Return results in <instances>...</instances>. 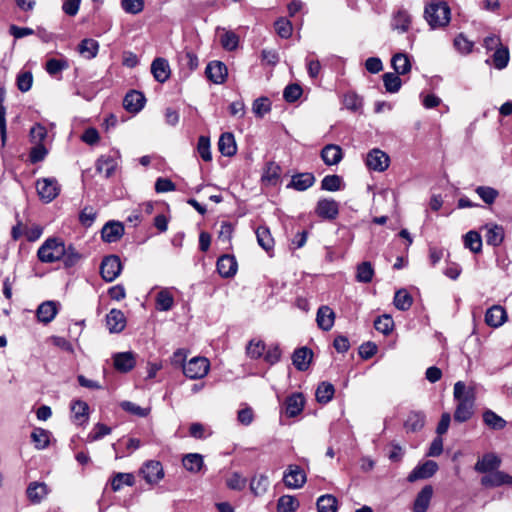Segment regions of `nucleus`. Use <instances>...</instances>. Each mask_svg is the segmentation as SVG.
Instances as JSON below:
<instances>
[{
    "label": "nucleus",
    "instance_id": "obj_1",
    "mask_svg": "<svg viewBox=\"0 0 512 512\" xmlns=\"http://www.w3.org/2000/svg\"><path fill=\"white\" fill-rule=\"evenodd\" d=\"M454 399L457 401L454 412V420L464 423L472 418L475 407V391L472 387H467L464 382L458 381L454 384Z\"/></svg>",
    "mask_w": 512,
    "mask_h": 512
},
{
    "label": "nucleus",
    "instance_id": "obj_2",
    "mask_svg": "<svg viewBox=\"0 0 512 512\" xmlns=\"http://www.w3.org/2000/svg\"><path fill=\"white\" fill-rule=\"evenodd\" d=\"M53 128L52 123L49 124V129L44 124H34V141L38 140V143L34 144V163L44 160L48 155L54 140Z\"/></svg>",
    "mask_w": 512,
    "mask_h": 512
},
{
    "label": "nucleus",
    "instance_id": "obj_3",
    "mask_svg": "<svg viewBox=\"0 0 512 512\" xmlns=\"http://www.w3.org/2000/svg\"><path fill=\"white\" fill-rule=\"evenodd\" d=\"M424 17L430 27L436 29L449 24L451 11L446 2L439 1L425 7Z\"/></svg>",
    "mask_w": 512,
    "mask_h": 512
},
{
    "label": "nucleus",
    "instance_id": "obj_4",
    "mask_svg": "<svg viewBox=\"0 0 512 512\" xmlns=\"http://www.w3.org/2000/svg\"><path fill=\"white\" fill-rule=\"evenodd\" d=\"M34 186L39 199L46 204L52 202L61 191V185L54 177L40 178L36 181Z\"/></svg>",
    "mask_w": 512,
    "mask_h": 512
},
{
    "label": "nucleus",
    "instance_id": "obj_5",
    "mask_svg": "<svg viewBox=\"0 0 512 512\" xmlns=\"http://www.w3.org/2000/svg\"><path fill=\"white\" fill-rule=\"evenodd\" d=\"M54 252L60 253L62 256H78L72 246L65 249V245L60 238H48L38 249L36 256H53Z\"/></svg>",
    "mask_w": 512,
    "mask_h": 512
},
{
    "label": "nucleus",
    "instance_id": "obj_6",
    "mask_svg": "<svg viewBox=\"0 0 512 512\" xmlns=\"http://www.w3.org/2000/svg\"><path fill=\"white\" fill-rule=\"evenodd\" d=\"M210 364L208 359L204 357H193L183 366V373L190 379H201L205 377L209 371Z\"/></svg>",
    "mask_w": 512,
    "mask_h": 512
},
{
    "label": "nucleus",
    "instance_id": "obj_7",
    "mask_svg": "<svg viewBox=\"0 0 512 512\" xmlns=\"http://www.w3.org/2000/svg\"><path fill=\"white\" fill-rule=\"evenodd\" d=\"M365 163L370 170L384 172L389 167L390 158L384 151L374 148L368 152Z\"/></svg>",
    "mask_w": 512,
    "mask_h": 512
},
{
    "label": "nucleus",
    "instance_id": "obj_8",
    "mask_svg": "<svg viewBox=\"0 0 512 512\" xmlns=\"http://www.w3.org/2000/svg\"><path fill=\"white\" fill-rule=\"evenodd\" d=\"M283 482L287 488L299 489L306 482V474L298 465H289L284 472Z\"/></svg>",
    "mask_w": 512,
    "mask_h": 512
},
{
    "label": "nucleus",
    "instance_id": "obj_9",
    "mask_svg": "<svg viewBox=\"0 0 512 512\" xmlns=\"http://www.w3.org/2000/svg\"><path fill=\"white\" fill-rule=\"evenodd\" d=\"M123 264L121 258H103L100 273L106 282L114 281L121 273Z\"/></svg>",
    "mask_w": 512,
    "mask_h": 512
},
{
    "label": "nucleus",
    "instance_id": "obj_10",
    "mask_svg": "<svg viewBox=\"0 0 512 512\" xmlns=\"http://www.w3.org/2000/svg\"><path fill=\"white\" fill-rule=\"evenodd\" d=\"M120 155L118 152L100 156L95 164L98 173H104L105 178H110L119 164Z\"/></svg>",
    "mask_w": 512,
    "mask_h": 512
},
{
    "label": "nucleus",
    "instance_id": "obj_11",
    "mask_svg": "<svg viewBox=\"0 0 512 512\" xmlns=\"http://www.w3.org/2000/svg\"><path fill=\"white\" fill-rule=\"evenodd\" d=\"M140 472L149 484H157L164 477L163 466L156 460H149L144 463Z\"/></svg>",
    "mask_w": 512,
    "mask_h": 512
},
{
    "label": "nucleus",
    "instance_id": "obj_12",
    "mask_svg": "<svg viewBox=\"0 0 512 512\" xmlns=\"http://www.w3.org/2000/svg\"><path fill=\"white\" fill-rule=\"evenodd\" d=\"M438 470V464L433 460H427L418 464L408 475L409 482H415L421 479H428L432 477Z\"/></svg>",
    "mask_w": 512,
    "mask_h": 512
},
{
    "label": "nucleus",
    "instance_id": "obj_13",
    "mask_svg": "<svg viewBox=\"0 0 512 512\" xmlns=\"http://www.w3.org/2000/svg\"><path fill=\"white\" fill-rule=\"evenodd\" d=\"M315 212L323 219L333 220L339 214V204L333 199L322 198L318 200Z\"/></svg>",
    "mask_w": 512,
    "mask_h": 512
},
{
    "label": "nucleus",
    "instance_id": "obj_14",
    "mask_svg": "<svg viewBox=\"0 0 512 512\" xmlns=\"http://www.w3.org/2000/svg\"><path fill=\"white\" fill-rule=\"evenodd\" d=\"M205 74L211 82L215 84H222L227 79L228 70L223 62L212 61L207 65Z\"/></svg>",
    "mask_w": 512,
    "mask_h": 512
},
{
    "label": "nucleus",
    "instance_id": "obj_15",
    "mask_svg": "<svg viewBox=\"0 0 512 512\" xmlns=\"http://www.w3.org/2000/svg\"><path fill=\"white\" fill-rule=\"evenodd\" d=\"M411 23L412 17L409 12L400 8L393 13L390 25L393 30L403 34L409 31Z\"/></svg>",
    "mask_w": 512,
    "mask_h": 512
},
{
    "label": "nucleus",
    "instance_id": "obj_16",
    "mask_svg": "<svg viewBox=\"0 0 512 512\" xmlns=\"http://www.w3.org/2000/svg\"><path fill=\"white\" fill-rule=\"evenodd\" d=\"M59 306V302L52 300L41 303L36 310L38 321L44 324L50 323L57 315Z\"/></svg>",
    "mask_w": 512,
    "mask_h": 512
},
{
    "label": "nucleus",
    "instance_id": "obj_17",
    "mask_svg": "<svg viewBox=\"0 0 512 512\" xmlns=\"http://www.w3.org/2000/svg\"><path fill=\"white\" fill-rule=\"evenodd\" d=\"M124 234V226L118 221L107 222L102 230L101 237L107 243L118 241Z\"/></svg>",
    "mask_w": 512,
    "mask_h": 512
},
{
    "label": "nucleus",
    "instance_id": "obj_18",
    "mask_svg": "<svg viewBox=\"0 0 512 512\" xmlns=\"http://www.w3.org/2000/svg\"><path fill=\"white\" fill-rule=\"evenodd\" d=\"M145 101L143 93L131 90L125 95L123 106L130 113H138L144 107Z\"/></svg>",
    "mask_w": 512,
    "mask_h": 512
},
{
    "label": "nucleus",
    "instance_id": "obj_19",
    "mask_svg": "<svg viewBox=\"0 0 512 512\" xmlns=\"http://www.w3.org/2000/svg\"><path fill=\"white\" fill-rule=\"evenodd\" d=\"M113 363L116 370L127 373L136 365L135 354L131 351L116 353L113 356Z\"/></svg>",
    "mask_w": 512,
    "mask_h": 512
},
{
    "label": "nucleus",
    "instance_id": "obj_20",
    "mask_svg": "<svg viewBox=\"0 0 512 512\" xmlns=\"http://www.w3.org/2000/svg\"><path fill=\"white\" fill-rule=\"evenodd\" d=\"M481 483L486 487H498L503 484L512 485V476L496 469L483 476Z\"/></svg>",
    "mask_w": 512,
    "mask_h": 512
},
{
    "label": "nucleus",
    "instance_id": "obj_21",
    "mask_svg": "<svg viewBox=\"0 0 512 512\" xmlns=\"http://www.w3.org/2000/svg\"><path fill=\"white\" fill-rule=\"evenodd\" d=\"M507 320L506 310L500 305H494L485 313V323L493 328H498Z\"/></svg>",
    "mask_w": 512,
    "mask_h": 512
},
{
    "label": "nucleus",
    "instance_id": "obj_22",
    "mask_svg": "<svg viewBox=\"0 0 512 512\" xmlns=\"http://www.w3.org/2000/svg\"><path fill=\"white\" fill-rule=\"evenodd\" d=\"M313 352L307 347L296 349L292 355V362L295 368L299 371H306L312 361Z\"/></svg>",
    "mask_w": 512,
    "mask_h": 512
},
{
    "label": "nucleus",
    "instance_id": "obj_23",
    "mask_svg": "<svg viewBox=\"0 0 512 512\" xmlns=\"http://www.w3.org/2000/svg\"><path fill=\"white\" fill-rule=\"evenodd\" d=\"M151 73L159 83L166 82L170 77V66L165 58H156L151 64Z\"/></svg>",
    "mask_w": 512,
    "mask_h": 512
},
{
    "label": "nucleus",
    "instance_id": "obj_24",
    "mask_svg": "<svg viewBox=\"0 0 512 512\" xmlns=\"http://www.w3.org/2000/svg\"><path fill=\"white\" fill-rule=\"evenodd\" d=\"M432 496L433 487L431 485L424 486L415 498L413 512H427Z\"/></svg>",
    "mask_w": 512,
    "mask_h": 512
},
{
    "label": "nucleus",
    "instance_id": "obj_25",
    "mask_svg": "<svg viewBox=\"0 0 512 512\" xmlns=\"http://www.w3.org/2000/svg\"><path fill=\"white\" fill-rule=\"evenodd\" d=\"M106 325L111 333H119L126 326L124 313L118 309H112L106 316Z\"/></svg>",
    "mask_w": 512,
    "mask_h": 512
},
{
    "label": "nucleus",
    "instance_id": "obj_26",
    "mask_svg": "<svg viewBox=\"0 0 512 512\" xmlns=\"http://www.w3.org/2000/svg\"><path fill=\"white\" fill-rule=\"evenodd\" d=\"M501 465V459L494 453H487L475 464V470L480 473L494 471Z\"/></svg>",
    "mask_w": 512,
    "mask_h": 512
},
{
    "label": "nucleus",
    "instance_id": "obj_27",
    "mask_svg": "<svg viewBox=\"0 0 512 512\" xmlns=\"http://www.w3.org/2000/svg\"><path fill=\"white\" fill-rule=\"evenodd\" d=\"M335 321V313L329 306H321L319 307L316 315V322L320 329L324 331H329Z\"/></svg>",
    "mask_w": 512,
    "mask_h": 512
},
{
    "label": "nucleus",
    "instance_id": "obj_28",
    "mask_svg": "<svg viewBox=\"0 0 512 512\" xmlns=\"http://www.w3.org/2000/svg\"><path fill=\"white\" fill-rule=\"evenodd\" d=\"M437 264H442L443 274L452 280H456L462 271L459 264L450 261L448 258H433L432 265L436 266Z\"/></svg>",
    "mask_w": 512,
    "mask_h": 512
},
{
    "label": "nucleus",
    "instance_id": "obj_29",
    "mask_svg": "<svg viewBox=\"0 0 512 512\" xmlns=\"http://www.w3.org/2000/svg\"><path fill=\"white\" fill-rule=\"evenodd\" d=\"M321 158L326 165H336L342 158V149L338 145L328 144L321 151Z\"/></svg>",
    "mask_w": 512,
    "mask_h": 512
},
{
    "label": "nucleus",
    "instance_id": "obj_30",
    "mask_svg": "<svg viewBox=\"0 0 512 512\" xmlns=\"http://www.w3.org/2000/svg\"><path fill=\"white\" fill-rule=\"evenodd\" d=\"M218 149L224 156L231 157L236 154L237 146L234 135L230 132L221 134L218 141Z\"/></svg>",
    "mask_w": 512,
    "mask_h": 512
},
{
    "label": "nucleus",
    "instance_id": "obj_31",
    "mask_svg": "<svg viewBox=\"0 0 512 512\" xmlns=\"http://www.w3.org/2000/svg\"><path fill=\"white\" fill-rule=\"evenodd\" d=\"M304 397L301 393H294L286 399L285 412L289 417L300 414L304 408Z\"/></svg>",
    "mask_w": 512,
    "mask_h": 512
},
{
    "label": "nucleus",
    "instance_id": "obj_32",
    "mask_svg": "<svg viewBox=\"0 0 512 512\" xmlns=\"http://www.w3.org/2000/svg\"><path fill=\"white\" fill-rule=\"evenodd\" d=\"M78 53L85 59L95 58L99 51V43L95 39L85 38L77 46Z\"/></svg>",
    "mask_w": 512,
    "mask_h": 512
},
{
    "label": "nucleus",
    "instance_id": "obj_33",
    "mask_svg": "<svg viewBox=\"0 0 512 512\" xmlns=\"http://www.w3.org/2000/svg\"><path fill=\"white\" fill-rule=\"evenodd\" d=\"M217 271L224 278L233 277L238 270L236 258H217Z\"/></svg>",
    "mask_w": 512,
    "mask_h": 512
},
{
    "label": "nucleus",
    "instance_id": "obj_34",
    "mask_svg": "<svg viewBox=\"0 0 512 512\" xmlns=\"http://www.w3.org/2000/svg\"><path fill=\"white\" fill-rule=\"evenodd\" d=\"M315 183V177L312 173H299L292 176L288 187H292L297 191H305Z\"/></svg>",
    "mask_w": 512,
    "mask_h": 512
},
{
    "label": "nucleus",
    "instance_id": "obj_35",
    "mask_svg": "<svg viewBox=\"0 0 512 512\" xmlns=\"http://www.w3.org/2000/svg\"><path fill=\"white\" fill-rule=\"evenodd\" d=\"M483 422L493 430H502L506 427V420L490 409H486L482 414Z\"/></svg>",
    "mask_w": 512,
    "mask_h": 512
},
{
    "label": "nucleus",
    "instance_id": "obj_36",
    "mask_svg": "<svg viewBox=\"0 0 512 512\" xmlns=\"http://www.w3.org/2000/svg\"><path fill=\"white\" fill-rule=\"evenodd\" d=\"M485 239L488 245L499 246L504 239V229L498 225H486Z\"/></svg>",
    "mask_w": 512,
    "mask_h": 512
},
{
    "label": "nucleus",
    "instance_id": "obj_37",
    "mask_svg": "<svg viewBox=\"0 0 512 512\" xmlns=\"http://www.w3.org/2000/svg\"><path fill=\"white\" fill-rule=\"evenodd\" d=\"M182 464L187 471L198 473L202 469L204 461L201 454L189 453L183 457Z\"/></svg>",
    "mask_w": 512,
    "mask_h": 512
},
{
    "label": "nucleus",
    "instance_id": "obj_38",
    "mask_svg": "<svg viewBox=\"0 0 512 512\" xmlns=\"http://www.w3.org/2000/svg\"><path fill=\"white\" fill-rule=\"evenodd\" d=\"M391 65L398 75H404L411 70L410 60L405 53H396L391 59Z\"/></svg>",
    "mask_w": 512,
    "mask_h": 512
},
{
    "label": "nucleus",
    "instance_id": "obj_39",
    "mask_svg": "<svg viewBox=\"0 0 512 512\" xmlns=\"http://www.w3.org/2000/svg\"><path fill=\"white\" fill-rule=\"evenodd\" d=\"M510 60V53L507 46L502 45L494 51L492 55V64L498 69L502 70L507 67Z\"/></svg>",
    "mask_w": 512,
    "mask_h": 512
},
{
    "label": "nucleus",
    "instance_id": "obj_40",
    "mask_svg": "<svg viewBox=\"0 0 512 512\" xmlns=\"http://www.w3.org/2000/svg\"><path fill=\"white\" fill-rule=\"evenodd\" d=\"M55 442L50 431L43 428H34V448L44 449Z\"/></svg>",
    "mask_w": 512,
    "mask_h": 512
},
{
    "label": "nucleus",
    "instance_id": "obj_41",
    "mask_svg": "<svg viewBox=\"0 0 512 512\" xmlns=\"http://www.w3.org/2000/svg\"><path fill=\"white\" fill-rule=\"evenodd\" d=\"M316 505L318 512H336L338 500L331 494H325L317 499Z\"/></svg>",
    "mask_w": 512,
    "mask_h": 512
},
{
    "label": "nucleus",
    "instance_id": "obj_42",
    "mask_svg": "<svg viewBox=\"0 0 512 512\" xmlns=\"http://www.w3.org/2000/svg\"><path fill=\"white\" fill-rule=\"evenodd\" d=\"M334 386L329 382H322L316 389V400L321 404H327L334 396Z\"/></svg>",
    "mask_w": 512,
    "mask_h": 512
},
{
    "label": "nucleus",
    "instance_id": "obj_43",
    "mask_svg": "<svg viewBox=\"0 0 512 512\" xmlns=\"http://www.w3.org/2000/svg\"><path fill=\"white\" fill-rule=\"evenodd\" d=\"M463 243L472 253L476 254L481 251L482 238L477 231H469L463 236Z\"/></svg>",
    "mask_w": 512,
    "mask_h": 512
},
{
    "label": "nucleus",
    "instance_id": "obj_44",
    "mask_svg": "<svg viewBox=\"0 0 512 512\" xmlns=\"http://www.w3.org/2000/svg\"><path fill=\"white\" fill-rule=\"evenodd\" d=\"M68 68H69V62L65 58H60V59L51 58L45 64V70L52 77H56L63 70H66Z\"/></svg>",
    "mask_w": 512,
    "mask_h": 512
},
{
    "label": "nucleus",
    "instance_id": "obj_45",
    "mask_svg": "<svg viewBox=\"0 0 512 512\" xmlns=\"http://www.w3.org/2000/svg\"><path fill=\"white\" fill-rule=\"evenodd\" d=\"M266 344L260 339H252L246 346V354L251 359H259L264 356Z\"/></svg>",
    "mask_w": 512,
    "mask_h": 512
},
{
    "label": "nucleus",
    "instance_id": "obj_46",
    "mask_svg": "<svg viewBox=\"0 0 512 512\" xmlns=\"http://www.w3.org/2000/svg\"><path fill=\"white\" fill-rule=\"evenodd\" d=\"M413 303V298L406 289L396 291L394 296V305L398 310L406 311Z\"/></svg>",
    "mask_w": 512,
    "mask_h": 512
},
{
    "label": "nucleus",
    "instance_id": "obj_47",
    "mask_svg": "<svg viewBox=\"0 0 512 512\" xmlns=\"http://www.w3.org/2000/svg\"><path fill=\"white\" fill-rule=\"evenodd\" d=\"M258 244L266 251L269 252L274 245V240L271 236L270 230L266 226H260L256 230Z\"/></svg>",
    "mask_w": 512,
    "mask_h": 512
},
{
    "label": "nucleus",
    "instance_id": "obj_48",
    "mask_svg": "<svg viewBox=\"0 0 512 512\" xmlns=\"http://www.w3.org/2000/svg\"><path fill=\"white\" fill-rule=\"evenodd\" d=\"M299 505V501L296 497L283 495L278 499L277 512H296Z\"/></svg>",
    "mask_w": 512,
    "mask_h": 512
},
{
    "label": "nucleus",
    "instance_id": "obj_49",
    "mask_svg": "<svg viewBox=\"0 0 512 512\" xmlns=\"http://www.w3.org/2000/svg\"><path fill=\"white\" fill-rule=\"evenodd\" d=\"M174 305V298L168 289H162L156 297V308L159 311H169Z\"/></svg>",
    "mask_w": 512,
    "mask_h": 512
},
{
    "label": "nucleus",
    "instance_id": "obj_50",
    "mask_svg": "<svg viewBox=\"0 0 512 512\" xmlns=\"http://www.w3.org/2000/svg\"><path fill=\"white\" fill-rule=\"evenodd\" d=\"M374 276V268L368 261H364L357 266L356 280L362 283H369Z\"/></svg>",
    "mask_w": 512,
    "mask_h": 512
},
{
    "label": "nucleus",
    "instance_id": "obj_51",
    "mask_svg": "<svg viewBox=\"0 0 512 512\" xmlns=\"http://www.w3.org/2000/svg\"><path fill=\"white\" fill-rule=\"evenodd\" d=\"M6 97V90L4 87H0V136L2 146L6 143L7 138V126H6V108L3 103Z\"/></svg>",
    "mask_w": 512,
    "mask_h": 512
},
{
    "label": "nucleus",
    "instance_id": "obj_52",
    "mask_svg": "<svg viewBox=\"0 0 512 512\" xmlns=\"http://www.w3.org/2000/svg\"><path fill=\"white\" fill-rule=\"evenodd\" d=\"M269 486V480L266 475L254 476L250 482V490L255 496H261L266 493Z\"/></svg>",
    "mask_w": 512,
    "mask_h": 512
},
{
    "label": "nucleus",
    "instance_id": "obj_53",
    "mask_svg": "<svg viewBox=\"0 0 512 512\" xmlns=\"http://www.w3.org/2000/svg\"><path fill=\"white\" fill-rule=\"evenodd\" d=\"M425 424V415L420 412H413L411 413L406 422H405V428L408 431L416 432L423 428Z\"/></svg>",
    "mask_w": 512,
    "mask_h": 512
},
{
    "label": "nucleus",
    "instance_id": "obj_54",
    "mask_svg": "<svg viewBox=\"0 0 512 512\" xmlns=\"http://www.w3.org/2000/svg\"><path fill=\"white\" fill-rule=\"evenodd\" d=\"M384 87L389 93H396L400 90L402 82L398 74L385 73L383 75Z\"/></svg>",
    "mask_w": 512,
    "mask_h": 512
},
{
    "label": "nucleus",
    "instance_id": "obj_55",
    "mask_svg": "<svg viewBox=\"0 0 512 512\" xmlns=\"http://www.w3.org/2000/svg\"><path fill=\"white\" fill-rule=\"evenodd\" d=\"M342 178L338 175H327L321 181V189L326 191H338L342 187Z\"/></svg>",
    "mask_w": 512,
    "mask_h": 512
},
{
    "label": "nucleus",
    "instance_id": "obj_56",
    "mask_svg": "<svg viewBox=\"0 0 512 512\" xmlns=\"http://www.w3.org/2000/svg\"><path fill=\"white\" fill-rule=\"evenodd\" d=\"M475 192L488 205L493 204L499 195L496 189L489 186H478Z\"/></svg>",
    "mask_w": 512,
    "mask_h": 512
},
{
    "label": "nucleus",
    "instance_id": "obj_57",
    "mask_svg": "<svg viewBox=\"0 0 512 512\" xmlns=\"http://www.w3.org/2000/svg\"><path fill=\"white\" fill-rule=\"evenodd\" d=\"M133 484L134 476L130 473H117L111 482L113 491H119L124 485L132 486Z\"/></svg>",
    "mask_w": 512,
    "mask_h": 512
},
{
    "label": "nucleus",
    "instance_id": "obj_58",
    "mask_svg": "<svg viewBox=\"0 0 512 512\" xmlns=\"http://www.w3.org/2000/svg\"><path fill=\"white\" fill-rule=\"evenodd\" d=\"M280 175H281L280 166L274 162H270L266 166V169L262 176V179L264 181H267L268 183L275 184L279 180Z\"/></svg>",
    "mask_w": 512,
    "mask_h": 512
},
{
    "label": "nucleus",
    "instance_id": "obj_59",
    "mask_svg": "<svg viewBox=\"0 0 512 512\" xmlns=\"http://www.w3.org/2000/svg\"><path fill=\"white\" fill-rule=\"evenodd\" d=\"M271 110V102L267 97L257 98L253 102L252 111L257 117H263Z\"/></svg>",
    "mask_w": 512,
    "mask_h": 512
},
{
    "label": "nucleus",
    "instance_id": "obj_60",
    "mask_svg": "<svg viewBox=\"0 0 512 512\" xmlns=\"http://www.w3.org/2000/svg\"><path fill=\"white\" fill-rule=\"evenodd\" d=\"M120 406L124 411L138 417H146L150 413L149 408H143L131 401H123Z\"/></svg>",
    "mask_w": 512,
    "mask_h": 512
},
{
    "label": "nucleus",
    "instance_id": "obj_61",
    "mask_svg": "<svg viewBox=\"0 0 512 512\" xmlns=\"http://www.w3.org/2000/svg\"><path fill=\"white\" fill-rule=\"evenodd\" d=\"M197 151L203 161L209 162L212 160L210 151V139L206 136H200L197 144Z\"/></svg>",
    "mask_w": 512,
    "mask_h": 512
},
{
    "label": "nucleus",
    "instance_id": "obj_62",
    "mask_svg": "<svg viewBox=\"0 0 512 512\" xmlns=\"http://www.w3.org/2000/svg\"><path fill=\"white\" fill-rule=\"evenodd\" d=\"M88 405L83 401H75L71 406V411L73 416L78 423H82L87 418L88 413Z\"/></svg>",
    "mask_w": 512,
    "mask_h": 512
},
{
    "label": "nucleus",
    "instance_id": "obj_63",
    "mask_svg": "<svg viewBox=\"0 0 512 512\" xmlns=\"http://www.w3.org/2000/svg\"><path fill=\"white\" fill-rule=\"evenodd\" d=\"M393 324L392 318L388 315L380 316L374 321L375 329L385 335L392 331Z\"/></svg>",
    "mask_w": 512,
    "mask_h": 512
},
{
    "label": "nucleus",
    "instance_id": "obj_64",
    "mask_svg": "<svg viewBox=\"0 0 512 512\" xmlns=\"http://www.w3.org/2000/svg\"><path fill=\"white\" fill-rule=\"evenodd\" d=\"M221 45L225 50L233 51L237 48L239 43L238 36L231 31H226L220 39Z\"/></svg>",
    "mask_w": 512,
    "mask_h": 512
}]
</instances>
